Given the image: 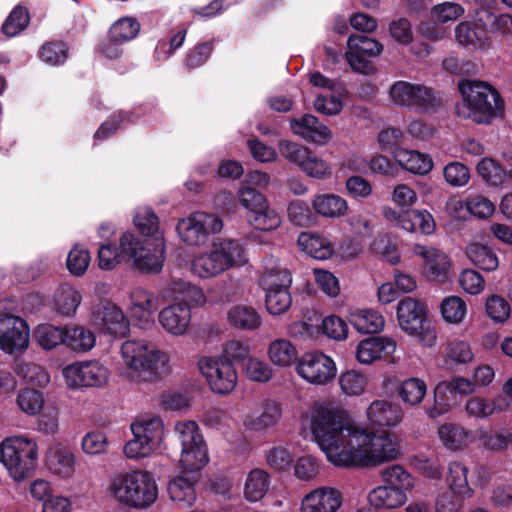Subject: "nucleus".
I'll return each instance as SVG.
<instances>
[{
	"label": "nucleus",
	"instance_id": "nucleus-11",
	"mask_svg": "<svg viewBox=\"0 0 512 512\" xmlns=\"http://www.w3.org/2000/svg\"><path fill=\"white\" fill-rule=\"evenodd\" d=\"M383 50L384 46L378 40L363 34H352L347 40L345 59L354 72L370 75L376 71L370 59L378 57Z\"/></svg>",
	"mask_w": 512,
	"mask_h": 512
},
{
	"label": "nucleus",
	"instance_id": "nucleus-41",
	"mask_svg": "<svg viewBox=\"0 0 512 512\" xmlns=\"http://www.w3.org/2000/svg\"><path fill=\"white\" fill-rule=\"evenodd\" d=\"M480 177L490 186H502L508 177L506 170L494 159L483 158L477 165Z\"/></svg>",
	"mask_w": 512,
	"mask_h": 512
},
{
	"label": "nucleus",
	"instance_id": "nucleus-32",
	"mask_svg": "<svg viewBox=\"0 0 512 512\" xmlns=\"http://www.w3.org/2000/svg\"><path fill=\"white\" fill-rule=\"evenodd\" d=\"M396 392L404 404L418 406L422 403L427 393V385L424 380L411 377L402 381L397 386Z\"/></svg>",
	"mask_w": 512,
	"mask_h": 512
},
{
	"label": "nucleus",
	"instance_id": "nucleus-33",
	"mask_svg": "<svg viewBox=\"0 0 512 512\" xmlns=\"http://www.w3.org/2000/svg\"><path fill=\"white\" fill-rule=\"evenodd\" d=\"M466 255L476 267L484 271H494L499 266L496 253L487 245L472 243L466 248Z\"/></svg>",
	"mask_w": 512,
	"mask_h": 512
},
{
	"label": "nucleus",
	"instance_id": "nucleus-15",
	"mask_svg": "<svg viewBox=\"0 0 512 512\" xmlns=\"http://www.w3.org/2000/svg\"><path fill=\"white\" fill-rule=\"evenodd\" d=\"M199 369L215 393L228 394L237 384V373L233 363L223 359L203 358L199 361Z\"/></svg>",
	"mask_w": 512,
	"mask_h": 512
},
{
	"label": "nucleus",
	"instance_id": "nucleus-51",
	"mask_svg": "<svg viewBox=\"0 0 512 512\" xmlns=\"http://www.w3.org/2000/svg\"><path fill=\"white\" fill-rule=\"evenodd\" d=\"M250 223L258 230L270 231L276 229L281 224L279 214L267 204L264 209H260L249 216Z\"/></svg>",
	"mask_w": 512,
	"mask_h": 512
},
{
	"label": "nucleus",
	"instance_id": "nucleus-12",
	"mask_svg": "<svg viewBox=\"0 0 512 512\" xmlns=\"http://www.w3.org/2000/svg\"><path fill=\"white\" fill-rule=\"evenodd\" d=\"M390 97L394 103L406 106L418 111H433L441 105L432 89L406 81H398L390 88Z\"/></svg>",
	"mask_w": 512,
	"mask_h": 512
},
{
	"label": "nucleus",
	"instance_id": "nucleus-27",
	"mask_svg": "<svg viewBox=\"0 0 512 512\" xmlns=\"http://www.w3.org/2000/svg\"><path fill=\"white\" fill-rule=\"evenodd\" d=\"M311 204L314 211L325 218H340L348 211L347 201L333 193L316 195Z\"/></svg>",
	"mask_w": 512,
	"mask_h": 512
},
{
	"label": "nucleus",
	"instance_id": "nucleus-25",
	"mask_svg": "<svg viewBox=\"0 0 512 512\" xmlns=\"http://www.w3.org/2000/svg\"><path fill=\"white\" fill-rule=\"evenodd\" d=\"M226 319L237 330L255 331L262 325L261 315L250 305H233L228 309Z\"/></svg>",
	"mask_w": 512,
	"mask_h": 512
},
{
	"label": "nucleus",
	"instance_id": "nucleus-58",
	"mask_svg": "<svg viewBox=\"0 0 512 512\" xmlns=\"http://www.w3.org/2000/svg\"><path fill=\"white\" fill-rule=\"evenodd\" d=\"M134 224L142 235L154 236L158 232L159 219L152 209L144 208L135 215Z\"/></svg>",
	"mask_w": 512,
	"mask_h": 512
},
{
	"label": "nucleus",
	"instance_id": "nucleus-52",
	"mask_svg": "<svg viewBox=\"0 0 512 512\" xmlns=\"http://www.w3.org/2000/svg\"><path fill=\"white\" fill-rule=\"evenodd\" d=\"M450 392L445 381L439 382L434 389V402L431 407L426 408V414L430 419H437L450 410V402L447 396Z\"/></svg>",
	"mask_w": 512,
	"mask_h": 512
},
{
	"label": "nucleus",
	"instance_id": "nucleus-14",
	"mask_svg": "<svg viewBox=\"0 0 512 512\" xmlns=\"http://www.w3.org/2000/svg\"><path fill=\"white\" fill-rule=\"evenodd\" d=\"M63 375L71 388L102 387L108 381L109 370L98 360H91L67 366Z\"/></svg>",
	"mask_w": 512,
	"mask_h": 512
},
{
	"label": "nucleus",
	"instance_id": "nucleus-40",
	"mask_svg": "<svg viewBox=\"0 0 512 512\" xmlns=\"http://www.w3.org/2000/svg\"><path fill=\"white\" fill-rule=\"evenodd\" d=\"M468 469L460 462H452L448 468L447 482L450 489L462 498L472 495L467 480Z\"/></svg>",
	"mask_w": 512,
	"mask_h": 512
},
{
	"label": "nucleus",
	"instance_id": "nucleus-21",
	"mask_svg": "<svg viewBox=\"0 0 512 512\" xmlns=\"http://www.w3.org/2000/svg\"><path fill=\"white\" fill-rule=\"evenodd\" d=\"M161 326L170 334L186 333L191 322V309L186 302H178L163 308L158 315Z\"/></svg>",
	"mask_w": 512,
	"mask_h": 512
},
{
	"label": "nucleus",
	"instance_id": "nucleus-18",
	"mask_svg": "<svg viewBox=\"0 0 512 512\" xmlns=\"http://www.w3.org/2000/svg\"><path fill=\"white\" fill-rule=\"evenodd\" d=\"M95 324L104 332L124 337L129 331V321L123 311L111 302H104L93 312Z\"/></svg>",
	"mask_w": 512,
	"mask_h": 512
},
{
	"label": "nucleus",
	"instance_id": "nucleus-59",
	"mask_svg": "<svg viewBox=\"0 0 512 512\" xmlns=\"http://www.w3.org/2000/svg\"><path fill=\"white\" fill-rule=\"evenodd\" d=\"M478 21L485 27L495 28L503 34L512 33V16L509 14L494 15L488 10L478 12Z\"/></svg>",
	"mask_w": 512,
	"mask_h": 512
},
{
	"label": "nucleus",
	"instance_id": "nucleus-29",
	"mask_svg": "<svg viewBox=\"0 0 512 512\" xmlns=\"http://www.w3.org/2000/svg\"><path fill=\"white\" fill-rule=\"evenodd\" d=\"M46 463L53 473L68 478L74 472L75 457L69 449L57 446L48 451Z\"/></svg>",
	"mask_w": 512,
	"mask_h": 512
},
{
	"label": "nucleus",
	"instance_id": "nucleus-16",
	"mask_svg": "<svg viewBox=\"0 0 512 512\" xmlns=\"http://www.w3.org/2000/svg\"><path fill=\"white\" fill-rule=\"evenodd\" d=\"M297 372L312 384L324 385L336 376V366L332 358L324 353L308 352L299 359Z\"/></svg>",
	"mask_w": 512,
	"mask_h": 512
},
{
	"label": "nucleus",
	"instance_id": "nucleus-38",
	"mask_svg": "<svg viewBox=\"0 0 512 512\" xmlns=\"http://www.w3.org/2000/svg\"><path fill=\"white\" fill-rule=\"evenodd\" d=\"M270 484L269 474L261 469L252 470L246 479L244 493L249 501L261 500L268 491Z\"/></svg>",
	"mask_w": 512,
	"mask_h": 512
},
{
	"label": "nucleus",
	"instance_id": "nucleus-8",
	"mask_svg": "<svg viewBox=\"0 0 512 512\" xmlns=\"http://www.w3.org/2000/svg\"><path fill=\"white\" fill-rule=\"evenodd\" d=\"M121 253L132 259L135 267L144 273H160L165 260L162 238L141 240L130 232L122 234L119 242Z\"/></svg>",
	"mask_w": 512,
	"mask_h": 512
},
{
	"label": "nucleus",
	"instance_id": "nucleus-5",
	"mask_svg": "<svg viewBox=\"0 0 512 512\" xmlns=\"http://www.w3.org/2000/svg\"><path fill=\"white\" fill-rule=\"evenodd\" d=\"M244 262L242 245L231 239L214 243L209 252L195 255L190 263L191 272L202 279L217 277Z\"/></svg>",
	"mask_w": 512,
	"mask_h": 512
},
{
	"label": "nucleus",
	"instance_id": "nucleus-55",
	"mask_svg": "<svg viewBox=\"0 0 512 512\" xmlns=\"http://www.w3.org/2000/svg\"><path fill=\"white\" fill-rule=\"evenodd\" d=\"M465 12L462 5L456 2L445 1L443 3L434 5L431 8V16L434 20L440 23H448L457 20Z\"/></svg>",
	"mask_w": 512,
	"mask_h": 512
},
{
	"label": "nucleus",
	"instance_id": "nucleus-2",
	"mask_svg": "<svg viewBox=\"0 0 512 512\" xmlns=\"http://www.w3.org/2000/svg\"><path fill=\"white\" fill-rule=\"evenodd\" d=\"M458 88L462 97V103L456 108L459 117L488 125L502 115L504 102L497 90L488 83L461 80Z\"/></svg>",
	"mask_w": 512,
	"mask_h": 512
},
{
	"label": "nucleus",
	"instance_id": "nucleus-4",
	"mask_svg": "<svg viewBox=\"0 0 512 512\" xmlns=\"http://www.w3.org/2000/svg\"><path fill=\"white\" fill-rule=\"evenodd\" d=\"M399 454L397 443L388 434H370L357 428L344 466H376L397 459Z\"/></svg>",
	"mask_w": 512,
	"mask_h": 512
},
{
	"label": "nucleus",
	"instance_id": "nucleus-45",
	"mask_svg": "<svg viewBox=\"0 0 512 512\" xmlns=\"http://www.w3.org/2000/svg\"><path fill=\"white\" fill-rule=\"evenodd\" d=\"M66 327L43 324L37 327L35 339L45 350H51L60 344H64Z\"/></svg>",
	"mask_w": 512,
	"mask_h": 512
},
{
	"label": "nucleus",
	"instance_id": "nucleus-36",
	"mask_svg": "<svg viewBox=\"0 0 512 512\" xmlns=\"http://www.w3.org/2000/svg\"><path fill=\"white\" fill-rule=\"evenodd\" d=\"M380 476L386 485L399 489L403 493H406L414 486L412 475L399 464H393L381 469Z\"/></svg>",
	"mask_w": 512,
	"mask_h": 512
},
{
	"label": "nucleus",
	"instance_id": "nucleus-34",
	"mask_svg": "<svg viewBox=\"0 0 512 512\" xmlns=\"http://www.w3.org/2000/svg\"><path fill=\"white\" fill-rule=\"evenodd\" d=\"M140 23L135 17L125 16L116 20L109 28V39L118 43H128L137 38Z\"/></svg>",
	"mask_w": 512,
	"mask_h": 512
},
{
	"label": "nucleus",
	"instance_id": "nucleus-30",
	"mask_svg": "<svg viewBox=\"0 0 512 512\" xmlns=\"http://www.w3.org/2000/svg\"><path fill=\"white\" fill-rule=\"evenodd\" d=\"M131 430L133 436L156 448L162 438L163 422L160 417H147L133 423Z\"/></svg>",
	"mask_w": 512,
	"mask_h": 512
},
{
	"label": "nucleus",
	"instance_id": "nucleus-47",
	"mask_svg": "<svg viewBox=\"0 0 512 512\" xmlns=\"http://www.w3.org/2000/svg\"><path fill=\"white\" fill-rule=\"evenodd\" d=\"M69 56V47L65 42L52 41L42 45L39 58L50 66L63 65Z\"/></svg>",
	"mask_w": 512,
	"mask_h": 512
},
{
	"label": "nucleus",
	"instance_id": "nucleus-56",
	"mask_svg": "<svg viewBox=\"0 0 512 512\" xmlns=\"http://www.w3.org/2000/svg\"><path fill=\"white\" fill-rule=\"evenodd\" d=\"M446 182L453 187L465 186L470 179L469 168L461 162L453 161L443 169Z\"/></svg>",
	"mask_w": 512,
	"mask_h": 512
},
{
	"label": "nucleus",
	"instance_id": "nucleus-20",
	"mask_svg": "<svg viewBox=\"0 0 512 512\" xmlns=\"http://www.w3.org/2000/svg\"><path fill=\"white\" fill-rule=\"evenodd\" d=\"M413 253L424 259L426 276L433 281L444 282L447 279L450 262L440 250L421 244L413 246Z\"/></svg>",
	"mask_w": 512,
	"mask_h": 512
},
{
	"label": "nucleus",
	"instance_id": "nucleus-10",
	"mask_svg": "<svg viewBox=\"0 0 512 512\" xmlns=\"http://www.w3.org/2000/svg\"><path fill=\"white\" fill-rule=\"evenodd\" d=\"M174 433L181 445L180 465L183 470L193 472L200 470L207 463V450L199 428L194 421L178 422Z\"/></svg>",
	"mask_w": 512,
	"mask_h": 512
},
{
	"label": "nucleus",
	"instance_id": "nucleus-22",
	"mask_svg": "<svg viewBox=\"0 0 512 512\" xmlns=\"http://www.w3.org/2000/svg\"><path fill=\"white\" fill-rule=\"evenodd\" d=\"M366 414L369 422L378 427H396L404 418L402 407L388 400H374Z\"/></svg>",
	"mask_w": 512,
	"mask_h": 512
},
{
	"label": "nucleus",
	"instance_id": "nucleus-53",
	"mask_svg": "<svg viewBox=\"0 0 512 512\" xmlns=\"http://www.w3.org/2000/svg\"><path fill=\"white\" fill-rule=\"evenodd\" d=\"M29 23V14L26 8L16 7L7 17L2 26V31L9 37H14L22 32Z\"/></svg>",
	"mask_w": 512,
	"mask_h": 512
},
{
	"label": "nucleus",
	"instance_id": "nucleus-28",
	"mask_svg": "<svg viewBox=\"0 0 512 512\" xmlns=\"http://www.w3.org/2000/svg\"><path fill=\"white\" fill-rule=\"evenodd\" d=\"M369 503L379 509H394L407 501V494L388 485H381L368 494Z\"/></svg>",
	"mask_w": 512,
	"mask_h": 512
},
{
	"label": "nucleus",
	"instance_id": "nucleus-50",
	"mask_svg": "<svg viewBox=\"0 0 512 512\" xmlns=\"http://www.w3.org/2000/svg\"><path fill=\"white\" fill-rule=\"evenodd\" d=\"M82 300L81 294L70 286H63L57 297V310L64 316L73 315Z\"/></svg>",
	"mask_w": 512,
	"mask_h": 512
},
{
	"label": "nucleus",
	"instance_id": "nucleus-62",
	"mask_svg": "<svg viewBox=\"0 0 512 512\" xmlns=\"http://www.w3.org/2000/svg\"><path fill=\"white\" fill-rule=\"evenodd\" d=\"M487 315L497 323H504L510 316V305L501 296L493 295L486 301Z\"/></svg>",
	"mask_w": 512,
	"mask_h": 512
},
{
	"label": "nucleus",
	"instance_id": "nucleus-9",
	"mask_svg": "<svg viewBox=\"0 0 512 512\" xmlns=\"http://www.w3.org/2000/svg\"><path fill=\"white\" fill-rule=\"evenodd\" d=\"M400 328L409 335L418 336L426 346L436 341V331L431 327L426 306L412 297H405L397 305Z\"/></svg>",
	"mask_w": 512,
	"mask_h": 512
},
{
	"label": "nucleus",
	"instance_id": "nucleus-35",
	"mask_svg": "<svg viewBox=\"0 0 512 512\" xmlns=\"http://www.w3.org/2000/svg\"><path fill=\"white\" fill-rule=\"evenodd\" d=\"M95 335L83 326L66 327L64 344L73 351L87 352L95 345Z\"/></svg>",
	"mask_w": 512,
	"mask_h": 512
},
{
	"label": "nucleus",
	"instance_id": "nucleus-31",
	"mask_svg": "<svg viewBox=\"0 0 512 512\" xmlns=\"http://www.w3.org/2000/svg\"><path fill=\"white\" fill-rule=\"evenodd\" d=\"M170 499L179 507H190L196 501L194 484L185 477H175L168 483Z\"/></svg>",
	"mask_w": 512,
	"mask_h": 512
},
{
	"label": "nucleus",
	"instance_id": "nucleus-26",
	"mask_svg": "<svg viewBox=\"0 0 512 512\" xmlns=\"http://www.w3.org/2000/svg\"><path fill=\"white\" fill-rule=\"evenodd\" d=\"M291 283L292 277L286 268H282L272 256L265 258L264 272L260 279L264 291L289 289Z\"/></svg>",
	"mask_w": 512,
	"mask_h": 512
},
{
	"label": "nucleus",
	"instance_id": "nucleus-42",
	"mask_svg": "<svg viewBox=\"0 0 512 512\" xmlns=\"http://www.w3.org/2000/svg\"><path fill=\"white\" fill-rule=\"evenodd\" d=\"M281 407L276 402H268L263 412L257 417L247 418L244 425L247 429L261 431L275 425L281 417Z\"/></svg>",
	"mask_w": 512,
	"mask_h": 512
},
{
	"label": "nucleus",
	"instance_id": "nucleus-64",
	"mask_svg": "<svg viewBox=\"0 0 512 512\" xmlns=\"http://www.w3.org/2000/svg\"><path fill=\"white\" fill-rule=\"evenodd\" d=\"M288 217L292 223L300 227H307L313 222L309 206L301 200H296L289 204Z\"/></svg>",
	"mask_w": 512,
	"mask_h": 512
},
{
	"label": "nucleus",
	"instance_id": "nucleus-60",
	"mask_svg": "<svg viewBox=\"0 0 512 512\" xmlns=\"http://www.w3.org/2000/svg\"><path fill=\"white\" fill-rule=\"evenodd\" d=\"M301 169L310 177L316 179H327L331 176V167L321 158H318L312 152L301 165Z\"/></svg>",
	"mask_w": 512,
	"mask_h": 512
},
{
	"label": "nucleus",
	"instance_id": "nucleus-37",
	"mask_svg": "<svg viewBox=\"0 0 512 512\" xmlns=\"http://www.w3.org/2000/svg\"><path fill=\"white\" fill-rule=\"evenodd\" d=\"M350 323L360 333H378L384 327L383 316L374 310H360L350 317Z\"/></svg>",
	"mask_w": 512,
	"mask_h": 512
},
{
	"label": "nucleus",
	"instance_id": "nucleus-19",
	"mask_svg": "<svg viewBox=\"0 0 512 512\" xmlns=\"http://www.w3.org/2000/svg\"><path fill=\"white\" fill-rule=\"evenodd\" d=\"M342 504V494L332 487H320L302 500L301 512H336Z\"/></svg>",
	"mask_w": 512,
	"mask_h": 512
},
{
	"label": "nucleus",
	"instance_id": "nucleus-44",
	"mask_svg": "<svg viewBox=\"0 0 512 512\" xmlns=\"http://www.w3.org/2000/svg\"><path fill=\"white\" fill-rule=\"evenodd\" d=\"M298 243L304 251L315 259H327L333 252L331 244L319 235L301 233Z\"/></svg>",
	"mask_w": 512,
	"mask_h": 512
},
{
	"label": "nucleus",
	"instance_id": "nucleus-49",
	"mask_svg": "<svg viewBox=\"0 0 512 512\" xmlns=\"http://www.w3.org/2000/svg\"><path fill=\"white\" fill-rule=\"evenodd\" d=\"M265 293L266 308L270 314H283L291 306L292 298L289 289H277L265 291Z\"/></svg>",
	"mask_w": 512,
	"mask_h": 512
},
{
	"label": "nucleus",
	"instance_id": "nucleus-46",
	"mask_svg": "<svg viewBox=\"0 0 512 512\" xmlns=\"http://www.w3.org/2000/svg\"><path fill=\"white\" fill-rule=\"evenodd\" d=\"M271 361L279 366H289L297 359V350L286 339L274 340L268 350Z\"/></svg>",
	"mask_w": 512,
	"mask_h": 512
},
{
	"label": "nucleus",
	"instance_id": "nucleus-57",
	"mask_svg": "<svg viewBox=\"0 0 512 512\" xmlns=\"http://www.w3.org/2000/svg\"><path fill=\"white\" fill-rule=\"evenodd\" d=\"M339 384L345 394L355 396L363 393L367 380L363 374L350 370L340 376Z\"/></svg>",
	"mask_w": 512,
	"mask_h": 512
},
{
	"label": "nucleus",
	"instance_id": "nucleus-43",
	"mask_svg": "<svg viewBox=\"0 0 512 512\" xmlns=\"http://www.w3.org/2000/svg\"><path fill=\"white\" fill-rule=\"evenodd\" d=\"M438 435L447 448L457 450L467 444L469 431L460 425L445 423L439 427Z\"/></svg>",
	"mask_w": 512,
	"mask_h": 512
},
{
	"label": "nucleus",
	"instance_id": "nucleus-3",
	"mask_svg": "<svg viewBox=\"0 0 512 512\" xmlns=\"http://www.w3.org/2000/svg\"><path fill=\"white\" fill-rule=\"evenodd\" d=\"M125 366L145 381H156L170 372L169 356L146 340H127L121 345Z\"/></svg>",
	"mask_w": 512,
	"mask_h": 512
},
{
	"label": "nucleus",
	"instance_id": "nucleus-7",
	"mask_svg": "<svg viewBox=\"0 0 512 512\" xmlns=\"http://www.w3.org/2000/svg\"><path fill=\"white\" fill-rule=\"evenodd\" d=\"M109 490L118 501L137 508L147 507L157 498V486L148 472L120 474L111 481Z\"/></svg>",
	"mask_w": 512,
	"mask_h": 512
},
{
	"label": "nucleus",
	"instance_id": "nucleus-61",
	"mask_svg": "<svg viewBox=\"0 0 512 512\" xmlns=\"http://www.w3.org/2000/svg\"><path fill=\"white\" fill-rule=\"evenodd\" d=\"M90 263V253L88 250L75 246L68 254L67 268L75 276L83 275Z\"/></svg>",
	"mask_w": 512,
	"mask_h": 512
},
{
	"label": "nucleus",
	"instance_id": "nucleus-6",
	"mask_svg": "<svg viewBox=\"0 0 512 512\" xmlns=\"http://www.w3.org/2000/svg\"><path fill=\"white\" fill-rule=\"evenodd\" d=\"M38 447L25 437H9L0 443V462L16 482L31 478L36 470Z\"/></svg>",
	"mask_w": 512,
	"mask_h": 512
},
{
	"label": "nucleus",
	"instance_id": "nucleus-17",
	"mask_svg": "<svg viewBox=\"0 0 512 512\" xmlns=\"http://www.w3.org/2000/svg\"><path fill=\"white\" fill-rule=\"evenodd\" d=\"M0 348L9 354L23 352L29 345V328L20 317L0 314Z\"/></svg>",
	"mask_w": 512,
	"mask_h": 512
},
{
	"label": "nucleus",
	"instance_id": "nucleus-54",
	"mask_svg": "<svg viewBox=\"0 0 512 512\" xmlns=\"http://www.w3.org/2000/svg\"><path fill=\"white\" fill-rule=\"evenodd\" d=\"M440 309L447 322L460 323L466 314V303L458 296H450L442 301Z\"/></svg>",
	"mask_w": 512,
	"mask_h": 512
},
{
	"label": "nucleus",
	"instance_id": "nucleus-63",
	"mask_svg": "<svg viewBox=\"0 0 512 512\" xmlns=\"http://www.w3.org/2000/svg\"><path fill=\"white\" fill-rule=\"evenodd\" d=\"M17 403L22 411L33 415L41 410L43 397L37 390L24 389L19 393Z\"/></svg>",
	"mask_w": 512,
	"mask_h": 512
},
{
	"label": "nucleus",
	"instance_id": "nucleus-48",
	"mask_svg": "<svg viewBox=\"0 0 512 512\" xmlns=\"http://www.w3.org/2000/svg\"><path fill=\"white\" fill-rule=\"evenodd\" d=\"M479 441L488 450L502 452L512 447V433L504 429L480 431Z\"/></svg>",
	"mask_w": 512,
	"mask_h": 512
},
{
	"label": "nucleus",
	"instance_id": "nucleus-24",
	"mask_svg": "<svg viewBox=\"0 0 512 512\" xmlns=\"http://www.w3.org/2000/svg\"><path fill=\"white\" fill-rule=\"evenodd\" d=\"M396 349L394 340L382 336L369 337L362 340L356 351V358L360 363L370 364L374 360L387 357Z\"/></svg>",
	"mask_w": 512,
	"mask_h": 512
},
{
	"label": "nucleus",
	"instance_id": "nucleus-23",
	"mask_svg": "<svg viewBox=\"0 0 512 512\" xmlns=\"http://www.w3.org/2000/svg\"><path fill=\"white\" fill-rule=\"evenodd\" d=\"M455 38L460 45L476 50H486L490 46L487 27L478 21V17L474 25L467 21L460 22L455 27Z\"/></svg>",
	"mask_w": 512,
	"mask_h": 512
},
{
	"label": "nucleus",
	"instance_id": "nucleus-39",
	"mask_svg": "<svg viewBox=\"0 0 512 512\" xmlns=\"http://www.w3.org/2000/svg\"><path fill=\"white\" fill-rule=\"evenodd\" d=\"M399 163L409 172L419 175L428 174L433 168L432 159L418 151H400L396 155Z\"/></svg>",
	"mask_w": 512,
	"mask_h": 512
},
{
	"label": "nucleus",
	"instance_id": "nucleus-1",
	"mask_svg": "<svg viewBox=\"0 0 512 512\" xmlns=\"http://www.w3.org/2000/svg\"><path fill=\"white\" fill-rule=\"evenodd\" d=\"M357 427L347 423L335 410L325 406L314 409L311 430L330 462L344 466L348 459L350 439Z\"/></svg>",
	"mask_w": 512,
	"mask_h": 512
},
{
	"label": "nucleus",
	"instance_id": "nucleus-13",
	"mask_svg": "<svg viewBox=\"0 0 512 512\" xmlns=\"http://www.w3.org/2000/svg\"><path fill=\"white\" fill-rule=\"evenodd\" d=\"M223 227L222 219L214 214L197 212L181 219L176 227L178 235L188 245H202L210 234L218 233Z\"/></svg>",
	"mask_w": 512,
	"mask_h": 512
}]
</instances>
